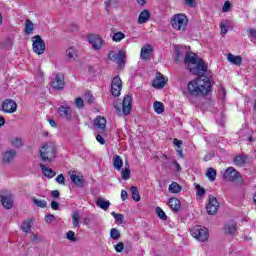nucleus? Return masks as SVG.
Instances as JSON below:
<instances>
[{"instance_id":"37998d69","label":"nucleus","mask_w":256,"mask_h":256,"mask_svg":"<svg viewBox=\"0 0 256 256\" xmlns=\"http://www.w3.org/2000/svg\"><path fill=\"white\" fill-rule=\"evenodd\" d=\"M25 33H27V35L33 33V22L31 20H26Z\"/></svg>"},{"instance_id":"412c9836","label":"nucleus","mask_w":256,"mask_h":256,"mask_svg":"<svg viewBox=\"0 0 256 256\" xmlns=\"http://www.w3.org/2000/svg\"><path fill=\"white\" fill-rule=\"evenodd\" d=\"M1 203L5 209H13V197L11 195L1 196Z\"/></svg>"},{"instance_id":"cd10ccee","label":"nucleus","mask_w":256,"mask_h":256,"mask_svg":"<svg viewBox=\"0 0 256 256\" xmlns=\"http://www.w3.org/2000/svg\"><path fill=\"white\" fill-rule=\"evenodd\" d=\"M113 167L116 169V171H121L123 167V159H121V156L119 155H114L113 157Z\"/></svg>"},{"instance_id":"bf43d9fd","label":"nucleus","mask_w":256,"mask_h":256,"mask_svg":"<svg viewBox=\"0 0 256 256\" xmlns=\"http://www.w3.org/2000/svg\"><path fill=\"white\" fill-rule=\"evenodd\" d=\"M51 197H53V199H59V197H61V193H59V190H53L51 192Z\"/></svg>"},{"instance_id":"4468645a","label":"nucleus","mask_w":256,"mask_h":256,"mask_svg":"<svg viewBox=\"0 0 256 256\" xmlns=\"http://www.w3.org/2000/svg\"><path fill=\"white\" fill-rule=\"evenodd\" d=\"M108 59H110V61H113L114 63H117L119 67H121V65L125 63V52L123 51H119V53L110 52L108 54Z\"/></svg>"},{"instance_id":"6e6d98bb","label":"nucleus","mask_w":256,"mask_h":256,"mask_svg":"<svg viewBox=\"0 0 256 256\" xmlns=\"http://www.w3.org/2000/svg\"><path fill=\"white\" fill-rule=\"evenodd\" d=\"M75 104L78 109H83L84 102L82 98H76Z\"/></svg>"},{"instance_id":"49530a36","label":"nucleus","mask_w":256,"mask_h":256,"mask_svg":"<svg viewBox=\"0 0 256 256\" xmlns=\"http://www.w3.org/2000/svg\"><path fill=\"white\" fill-rule=\"evenodd\" d=\"M176 57L174 59L175 63H179L181 61V57H183V49L176 48L175 49Z\"/></svg>"},{"instance_id":"4be33fe9","label":"nucleus","mask_w":256,"mask_h":256,"mask_svg":"<svg viewBox=\"0 0 256 256\" xmlns=\"http://www.w3.org/2000/svg\"><path fill=\"white\" fill-rule=\"evenodd\" d=\"M224 231L227 235H234L237 231V223L231 221L224 225Z\"/></svg>"},{"instance_id":"f704fd0d","label":"nucleus","mask_w":256,"mask_h":256,"mask_svg":"<svg viewBox=\"0 0 256 256\" xmlns=\"http://www.w3.org/2000/svg\"><path fill=\"white\" fill-rule=\"evenodd\" d=\"M168 189L170 193H181V186L177 182H172Z\"/></svg>"},{"instance_id":"20e7f679","label":"nucleus","mask_w":256,"mask_h":256,"mask_svg":"<svg viewBox=\"0 0 256 256\" xmlns=\"http://www.w3.org/2000/svg\"><path fill=\"white\" fill-rule=\"evenodd\" d=\"M188 24L189 20L184 14H176L171 19V25L176 31H185Z\"/></svg>"},{"instance_id":"423d86ee","label":"nucleus","mask_w":256,"mask_h":256,"mask_svg":"<svg viewBox=\"0 0 256 256\" xmlns=\"http://www.w3.org/2000/svg\"><path fill=\"white\" fill-rule=\"evenodd\" d=\"M32 48L34 53H36V55H43L45 53V41L43 40V38H41V36L36 35L32 37Z\"/></svg>"},{"instance_id":"09e8293b","label":"nucleus","mask_w":256,"mask_h":256,"mask_svg":"<svg viewBox=\"0 0 256 256\" xmlns=\"http://www.w3.org/2000/svg\"><path fill=\"white\" fill-rule=\"evenodd\" d=\"M66 239H68V241H72L73 243H75V241H77V238L75 237V232L73 231H68L66 234Z\"/></svg>"},{"instance_id":"e2e57ef3","label":"nucleus","mask_w":256,"mask_h":256,"mask_svg":"<svg viewBox=\"0 0 256 256\" xmlns=\"http://www.w3.org/2000/svg\"><path fill=\"white\" fill-rule=\"evenodd\" d=\"M129 197V194H127L126 190L121 191V199L122 201H127V198Z\"/></svg>"},{"instance_id":"39448f33","label":"nucleus","mask_w":256,"mask_h":256,"mask_svg":"<svg viewBox=\"0 0 256 256\" xmlns=\"http://www.w3.org/2000/svg\"><path fill=\"white\" fill-rule=\"evenodd\" d=\"M191 235L192 237H194V239H197V241L205 243V241L209 239V230L201 226H195L194 228L191 229Z\"/></svg>"},{"instance_id":"2eb2a0df","label":"nucleus","mask_w":256,"mask_h":256,"mask_svg":"<svg viewBox=\"0 0 256 256\" xmlns=\"http://www.w3.org/2000/svg\"><path fill=\"white\" fill-rule=\"evenodd\" d=\"M51 86L55 89V91H61L65 87V78L63 75L56 74L54 80L51 81Z\"/></svg>"},{"instance_id":"393cba45","label":"nucleus","mask_w":256,"mask_h":256,"mask_svg":"<svg viewBox=\"0 0 256 256\" xmlns=\"http://www.w3.org/2000/svg\"><path fill=\"white\" fill-rule=\"evenodd\" d=\"M168 205H169L170 209H172L174 211V213H177V211H179V209H181V201H179V199H177V198H170Z\"/></svg>"},{"instance_id":"1a4fd4ad","label":"nucleus","mask_w":256,"mask_h":256,"mask_svg":"<svg viewBox=\"0 0 256 256\" xmlns=\"http://www.w3.org/2000/svg\"><path fill=\"white\" fill-rule=\"evenodd\" d=\"M121 89H123V81H121L119 76H116L111 82V94L114 97H119L121 95Z\"/></svg>"},{"instance_id":"4d7b16f0","label":"nucleus","mask_w":256,"mask_h":256,"mask_svg":"<svg viewBox=\"0 0 256 256\" xmlns=\"http://www.w3.org/2000/svg\"><path fill=\"white\" fill-rule=\"evenodd\" d=\"M45 221H46V223H53V221H55V215H53V214L46 215Z\"/></svg>"},{"instance_id":"c756f323","label":"nucleus","mask_w":256,"mask_h":256,"mask_svg":"<svg viewBox=\"0 0 256 256\" xmlns=\"http://www.w3.org/2000/svg\"><path fill=\"white\" fill-rule=\"evenodd\" d=\"M97 207H100V209H103V211H107L111 205V202L103 199V198H98L96 201Z\"/></svg>"},{"instance_id":"338daca9","label":"nucleus","mask_w":256,"mask_h":256,"mask_svg":"<svg viewBox=\"0 0 256 256\" xmlns=\"http://www.w3.org/2000/svg\"><path fill=\"white\" fill-rule=\"evenodd\" d=\"M49 124L51 125V127H57V122H55V120L53 119H48Z\"/></svg>"},{"instance_id":"6e6552de","label":"nucleus","mask_w":256,"mask_h":256,"mask_svg":"<svg viewBox=\"0 0 256 256\" xmlns=\"http://www.w3.org/2000/svg\"><path fill=\"white\" fill-rule=\"evenodd\" d=\"M224 181H230L231 183H235V181H239L241 179V174L236 171L233 167H228L223 174Z\"/></svg>"},{"instance_id":"2f4dec72","label":"nucleus","mask_w":256,"mask_h":256,"mask_svg":"<svg viewBox=\"0 0 256 256\" xmlns=\"http://www.w3.org/2000/svg\"><path fill=\"white\" fill-rule=\"evenodd\" d=\"M206 177L209 179V181L213 182L215 181L217 177V170L214 168H208L206 172Z\"/></svg>"},{"instance_id":"a211bd4d","label":"nucleus","mask_w":256,"mask_h":256,"mask_svg":"<svg viewBox=\"0 0 256 256\" xmlns=\"http://www.w3.org/2000/svg\"><path fill=\"white\" fill-rule=\"evenodd\" d=\"M166 83L167 82L165 81V77L163 76V74L157 72L156 77L152 82V87H154L155 89H163Z\"/></svg>"},{"instance_id":"f3484780","label":"nucleus","mask_w":256,"mask_h":256,"mask_svg":"<svg viewBox=\"0 0 256 256\" xmlns=\"http://www.w3.org/2000/svg\"><path fill=\"white\" fill-rule=\"evenodd\" d=\"M16 155L17 151H15V149L7 150L6 152L3 153L2 163L4 165H10L11 163H13V159H15Z\"/></svg>"},{"instance_id":"864d4df0","label":"nucleus","mask_w":256,"mask_h":256,"mask_svg":"<svg viewBox=\"0 0 256 256\" xmlns=\"http://www.w3.org/2000/svg\"><path fill=\"white\" fill-rule=\"evenodd\" d=\"M56 181L59 183V185H65V176H63V174H59L56 177Z\"/></svg>"},{"instance_id":"8fccbe9b","label":"nucleus","mask_w":256,"mask_h":256,"mask_svg":"<svg viewBox=\"0 0 256 256\" xmlns=\"http://www.w3.org/2000/svg\"><path fill=\"white\" fill-rule=\"evenodd\" d=\"M186 7L195 8L197 7V0H184Z\"/></svg>"},{"instance_id":"72a5a7b5","label":"nucleus","mask_w":256,"mask_h":256,"mask_svg":"<svg viewBox=\"0 0 256 256\" xmlns=\"http://www.w3.org/2000/svg\"><path fill=\"white\" fill-rule=\"evenodd\" d=\"M130 191L132 194V199L136 202L141 201V196L139 195V190L137 189V187L132 186L130 187Z\"/></svg>"},{"instance_id":"0eeeda50","label":"nucleus","mask_w":256,"mask_h":256,"mask_svg":"<svg viewBox=\"0 0 256 256\" xmlns=\"http://www.w3.org/2000/svg\"><path fill=\"white\" fill-rule=\"evenodd\" d=\"M195 65V67L190 68V73L192 75H198V77H204L205 73H207V64L205 61L202 58H198V62Z\"/></svg>"},{"instance_id":"a19ab883","label":"nucleus","mask_w":256,"mask_h":256,"mask_svg":"<svg viewBox=\"0 0 256 256\" xmlns=\"http://www.w3.org/2000/svg\"><path fill=\"white\" fill-rule=\"evenodd\" d=\"M66 56L68 57V59H74L75 57H77V50H75L74 47H70L66 50Z\"/></svg>"},{"instance_id":"9b49d317","label":"nucleus","mask_w":256,"mask_h":256,"mask_svg":"<svg viewBox=\"0 0 256 256\" xmlns=\"http://www.w3.org/2000/svg\"><path fill=\"white\" fill-rule=\"evenodd\" d=\"M208 215H215L219 211V201L214 196H209V202L206 206Z\"/></svg>"},{"instance_id":"ddd939ff","label":"nucleus","mask_w":256,"mask_h":256,"mask_svg":"<svg viewBox=\"0 0 256 256\" xmlns=\"http://www.w3.org/2000/svg\"><path fill=\"white\" fill-rule=\"evenodd\" d=\"M2 111L4 113H15L17 111V102L12 99H6L2 102Z\"/></svg>"},{"instance_id":"de8ad7c7","label":"nucleus","mask_w":256,"mask_h":256,"mask_svg":"<svg viewBox=\"0 0 256 256\" xmlns=\"http://www.w3.org/2000/svg\"><path fill=\"white\" fill-rule=\"evenodd\" d=\"M206 191L205 188L201 187V185H196V195L198 197H203V195H205Z\"/></svg>"},{"instance_id":"c9c22d12","label":"nucleus","mask_w":256,"mask_h":256,"mask_svg":"<svg viewBox=\"0 0 256 256\" xmlns=\"http://www.w3.org/2000/svg\"><path fill=\"white\" fill-rule=\"evenodd\" d=\"M153 107H154L155 113H157L158 115H161V113L165 111V107L159 101H155Z\"/></svg>"},{"instance_id":"f03ea898","label":"nucleus","mask_w":256,"mask_h":256,"mask_svg":"<svg viewBox=\"0 0 256 256\" xmlns=\"http://www.w3.org/2000/svg\"><path fill=\"white\" fill-rule=\"evenodd\" d=\"M57 155V147L53 143H46L40 149V157L42 161L51 163Z\"/></svg>"},{"instance_id":"5701e85b","label":"nucleus","mask_w":256,"mask_h":256,"mask_svg":"<svg viewBox=\"0 0 256 256\" xmlns=\"http://www.w3.org/2000/svg\"><path fill=\"white\" fill-rule=\"evenodd\" d=\"M151 51H152L151 45H146L142 47L141 53H140L141 59H143L144 61L151 59Z\"/></svg>"},{"instance_id":"052dcab7","label":"nucleus","mask_w":256,"mask_h":256,"mask_svg":"<svg viewBox=\"0 0 256 256\" xmlns=\"http://www.w3.org/2000/svg\"><path fill=\"white\" fill-rule=\"evenodd\" d=\"M173 144H174L178 149H181V145H183V141H181V140L175 138V139L173 140Z\"/></svg>"},{"instance_id":"bb28decb","label":"nucleus","mask_w":256,"mask_h":256,"mask_svg":"<svg viewBox=\"0 0 256 256\" xmlns=\"http://www.w3.org/2000/svg\"><path fill=\"white\" fill-rule=\"evenodd\" d=\"M227 59L229 63H232V65L239 66L241 63H243V58L241 56H235L231 53L227 55Z\"/></svg>"},{"instance_id":"680f3d73","label":"nucleus","mask_w":256,"mask_h":256,"mask_svg":"<svg viewBox=\"0 0 256 256\" xmlns=\"http://www.w3.org/2000/svg\"><path fill=\"white\" fill-rule=\"evenodd\" d=\"M96 141H98V143H100V145H105V139L103 138V136H101V134H98L96 136Z\"/></svg>"},{"instance_id":"b1692460","label":"nucleus","mask_w":256,"mask_h":256,"mask_svg":"<svg viewBox=\"0 0 256 256\" xmlns=\"http://www.w3.org/2000/svg\"><path fill=\"white\" fill-rule=\"evenodd\" d=\"M40 165V169L42 170V173L45 177H48V179H53V177H55L57 175V173H55V171H53V169L51 168H47L45 166V164H39Z\"/></svg>"},{"instance_id":"603ef678","label":"nucleus","mask_w":256,"mask_h":256,"mask_svg":"<svg viewBox=\"0 0 256 256\" xmlns=\"http://www.w3.org/2000/svg\"><path fill=\"white\" fill-rule=\"evenodd\" d=\"M229 9H231V2L226 1L222 7L223 13L229 12Z\"/></svg>"},{"instance_id":"4c0bfd02","label":"nucleus","mask_w":256,"mask_h":256,"mask_svg":"<svg viewBox=\"0 0 256 256\" xmlns=\"http://www.w3.org/2000/svg\"><path fill=\"white\" fill-rule=\"evenodd\" d=\"M32 202L34 203V205H36V207H40V209H45V207H47V201L45 200H39L33 197Z\"/></svg>"},{"instance_id":"7c9ffc66","label":"nucleus","mask_w":256,"mask_h":256,"mask_svg":"<svg viewBox=\"0 0 256 256\" xmlns=\"http://www.w3.org/2000/svg\"><path fill=\"white\" fill-rule=\"evenodd\" d=\"M247 163V156L245 155H238L234 158V164L237 165V167H243Z\"/></svg>"},{"instance_id":"5fc2aeb1","label":"nucleus","mask_w":256,"mask_h":256,"mask_svg":"<svg viewBox=\"0 0 256 256\" xmlns=\"http://www.w3.org/2000/svg\"><path fill=\"white\" fill-rule=\"evenodd\" d=\"M220 29H221L222 37L227 35L228 28L223 22L220 23Z\"/></svg>"},{"instance_id":"c03bdc74","label":"nucleus","mask_w":256,"mask_h":256,"mask_svg":"<svg viewBox=\"0 0 256 256\" xmlns=\"http://www.w3.org/2000/svg\"><path fill=\"white\" fill-rule=\"evenodd\" d=\"M156 214L158 215L159 219H162V221H167V214H165V211H163L161 207H156Z\"/></svg>"},{"instance_id":"a878e982","label":"nucleus","mask_w":256,"mask_h":256,"mask_svg":"<svg viewBox=\"0 0 256 256\" xmlns=\"http://www.w3.org/2000/svg\"><path fill=\"white\" fill-rule=\"evenodd\" d=\"M150 18L151 14L148 12V10H143L138 16V24L143 25V23H147Z\"/></svg>"},{"instance_id":"3c124183","label":"nucleus","mask_w":256,"mask_h":256,"mask_svg":"<svg viewBox=\"0 0 256 256\" xmlns=\"http://www.w3.org/2000/svg\"><path fill=\"white\" fill-rule=\"evenodd\" d=\"M114 249L117 253H123V249H125V244H123V242H119L114 246Z\"/></svg>"},{"instance_id":"0e129e2a","label":"nucleus","mask_w":256,"mask_h":256,"mask_svg":"<svg viewBox=\"0 0 256 256\" xmlns=\"http://www.w3.org/2000/svg\"><path fill=\"white\" fill-rule=\"evenodd\" d=\"M249 37H252V39H256V29H250L248 30Z\"/></svg>"},{"instance_id":"e433bc0d","label":"nucleus","mask_w":256,"mask_h":256,"mask_svg":"<svg viewBox=\"0 0 256 256\" xmlns=\"http://www.w3.org/2000/svg\"><path fill=\"white\" fill-rule=\"evenodd\" d=\"M79 219H80V216H79V212H73L72 213V224H73V227L79 229L81 226L79 225Z\"/></svg>"},{"instance_id":"79ce46f5","label":"nucleus","mask_w":256,"mask_h":256,"mask_svg":"<svg viewBox=\"0 0 256 256\" xmlns=\"http://www.w3.org/2000/svg\"><path fill=\"white\" fill-rule=\"evenodd\" d=\"M111 215L114 217L117 225L123 224V219H124L123 214H119V213H116V212H111Z\"/></svg>"},{"instance_id":"58836bf2","label":"nucleus","mask_w":256,"mask_h":256,"mask_svg":"<svg viewBox=\"0 0 256 256\" xmlns=\"http://www.w3.org/2000/svg\"><path fill=\"white\" fill-rule=\"evenodd\" d=\"M110 237L111 239H113L114 241H117V239H120L121 238V232H119L117 230V228H112L110 230Z\"/></svg>"},{"instance_id":"a18cd8bd","label":"nucleus","mask_w":256,"mask_h":256,"mask_svg":"<svg viewBox=\"0 0 256 256\" xmlns=\"http://www.w3.org/2000/svg\"><path fill=\"white\" fill-rule=\"evenodd\" d=\"M122 39H125V34L123 32L114 33L112 38V40L115 41L116 43L121 41Z\"/></svg>"},{"instance_id":"473e14b6","label":"nucleus","mask_w":256,"mask_h":256,"mask_svg":"<svg viewBox=\"0 0 256 256\" xmlns=\"http://www.w3.org/2000/svg\"><path fill=\"white\" fill-rule=\"evenodd\" d=\"M20 229L24 233H29V231H31V219H27V220L23 221L20 226Z\"/></svg>"},{"instance_id":"13d9d810","label":"nucleus","mask_w":256,"mask_h":256,"mask_svg":"<svg viewBox=\"0 0 256 256\" xmlns=\"http://www.w3.org/2000/svg\"><path fill=\"white\" fill-rule=\"evenodd\" d=\"M85 101H87L88 104L91 105V103H93V101H95V98H93V95H91V94H86Z\"/></svg>"},{"instance_id":"f257e3e1","label":"nucleus","mask_w":256,"mask_h":256,"mask_svg":"<svg viewBox=\"0 0 256 256\" xmlns=\"http://www.w3.org/2000/svg\"><path fill=\"white\" fill-rule=\"evenodd\" d=\"M211 91V82L209 78H197L188 83V92L192 97H199V95H207Z\"/></svg>"},{"instance_id":"aec40b11","label":"nucleus","mask_w":256,"mask_h":256,"mask_svg":"<svg viewBox=\"0 0 256 256\" xmlns=\"http://www.w3.org/2000/svg\"><path fill=\"white\" fill-rule=\"evenodd\" d=\"M94 126L97 131H105V127H107V120L105 117L98 116L94 119Z\"/></svg>"},{"instance_id":"9d476101","label":"nucleus","mask_w":256,"mask_h":256,"mask_svg":"<svg viewBox=\"0 0 256 256\" xmlns=\"http://www.w3.org/2000/svg\"><path fill=\"white\" fill-rule=\"evenodd\" d=\"M198 61L199 57H197V54L195 53L187 52L184 56V65L189 71L193 69L191 65H197Z\"/></svg>"},{"instance_id":"f8f14e48","label":"nucleus","mask_w":256,"mask_h":256,"mask_svg":"<svg viewBox=\"0 0 256 256\" xmlns=\"http://www.w3.org/2000/svg\"><path fill=\"white\" fill-rule=\"evenodd\" d=\"M58 114L62 119L66 121H72L73 119V110L68 105H62L58 108Z\"/></svg>"},{"instance_id":"6ab92c4d","label":"nucleus","mask_w":256,"mask_h":256,"mask_svg":"<svg viewBox=\"0 0 256 256\" xmlns=\"http://www.w3.org/2000/svg\"><path fill=\"white\" fill-rule=\"evenodd\" d=\"M68 175H70L72 183H74V185H76L77 187H83V185H85V180H83V176H78L77 172L70 170L68 172Z\"/></svg>"},{"instance_id":"ea45409f","label":"nucleus","mask_w":256,"mask_h":256,"mask_svg":"<svg viewBox=\"0 0 256 256\" xmlns=\"http://www.w3.org/2000/svg\"><path fill=\"white\" fill-rule=\"evenodd\" d=\"M12 147H15L16 149H19V147H23V140L19 137H16L11 140Z\"/></svg>"},{"instance_id":"c85d7f7f","label":"nucleus","mask_w":256,"mask_h":256,"mask_svg":"<svg viewBox=\"0 0 256 256\" xmlns=\"http://www.w3.org/2000/svg\"><path fill=\"white\" fill-rule=\"evenodd\" d=\"M130 178H131V169L129 168V163L126 162L124 169H122L121 171V179H123L124 181H127Z\"/></svg>"},{"instance_id":"774afa93","label":"nucleus","mask_w":256,"mask_h":256,"mask_svg":"<svg viewBox=\"0 0 256 256\" xmlns=\"http://www.w3.org/2000/svg\"><path fill=\"white\" fill-rule=\"evenodd\" d=\"M174 165L177 171H181V165H179L177 161H174Z\"/></svg>"},{"instance_id":"69168bd1","label":"nucleus","mask_w":256,"mask_h":256,"mask_svg":"<svg viewBox=\"0 0 256 256\" xmlns=\"http://www.w3.org/2000/svg\"><path fill=\"white\" fill-rule=\"evenodd\" d=\"M51 207L54 211H57L59 209V202L57 201H52L51 202Z\"/></svg>"},{"instance_id":"dca6fc26","label":"nucleus","mask_w":256,"mask_h":256,"mask_svg":"<svg viewBox=\"0 0 256 256\" xmlns=\"http://www.w3.org/2000/svg\"><path fill=\"white\" fill-rule=\"evenodd\" d=\"M88 41L92 45L93 49L98 51L103 47V39L99 35L91 34L88 36Z\"/></svg>"},{"instance_id":"7ed1b4c3","label":"nucleus","mask_w":256,"mask_h":256,"mask_svg":"<svg viewBox=\"0 0 256 256\" xmlns=\"http://www.w3.org/2000/svg\"><path fill=\"white\" fill-rule=\"evenodd\" d=\"M133 98L131 95H126L122 102V109L121 103L117 104L114 103V108L116 110L117 115H129L132 109Z\"/></svg>"}]
</instances>
